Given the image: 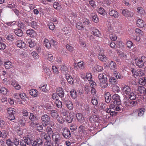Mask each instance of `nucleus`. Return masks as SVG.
Masks as SVG:
<instances>
[{"mask_svg": "<svg viewBox=\"0 0 146 146\" xmlns=\"http://www.w3.org/2000/svg\"><path fill=\"white\" fill-rule=\"evenodd\" d=\"M123 102L124 105L126 106H135L137 104V102L131 100L128 97L125 96L123 100Z\"/></svg>", "mask_w": 146, "mask_h": 146, "instance_id": "nucleus-1", "label": "nucleus"}, {"mask_svg": "<svg viewBox=\"0 0 146 146\" xmlns=\"http://www.w3.org/2000/svg\"><path fill=\"white\" fill-rule=\"evenodd\" d=\"M41 122L44 126H47L50 123V117L49 114H44L41 117Z\"/></svg>", "mask_w": 146, "mask_h": 146, "instance_id": "nucleus-2", "label": "nucleus"}, {"mask_svg": "<svg viewBox=\"0 0 146 146\" xmlns=\"http://www.w3.org/2000/svg\"><path fill=\"white\" fill-rule=\"evenodd\" d=\"M135 61L136 65L140 68H142L143 66L144 63L146 62V57L143 56L139 59H136Z\"/></svg>", "mask_w": 146, "mask_h": 146, "instance_id": "nucleus-3", "label": "nucleus"}, {"mask_svg": "<svg viewBox=\"0 0 146 146\" xmlns=\"http://www.w3.org/2000/svg\"><path fill=\"white\" fill-rule=\"evenodd\" d=\"M121 12L122 15L125 17H131L133 15V13L132 11L130 10L127 9H122Z\"/></svg>", "mask_w": 146, "mask_h": 146, "instance_id": "nucleus-4", "label": "nucleus"}, {"mask_svg": "<svg viewBox=\"0 0 146 146\" xmlns=\"http://www.w3.org/2000/svg\"><path fill=\"white\" fill-rule=\"evenodd\" d=\"M7 112L9 114L8 118L10 121L14 120L15 119L14 114L16 111V110L12 108H9L7 110Z\"/></svg>", "mask_w": 146, "mask_h": 146, "instance_id": "nucleus-5", "label": "nucleus"}, {"mask_svg": "<svg viewBox=\"0 0 146 146\" xmlns=\"http://www.w3.org/2000/svg\"><path fill=\"white\" fill-rule=\"evenodd\" d=\"M112 102L115 105H120L121 104V101L120 96L117 94H115L112 96Z\"/></svg>", "mask_w": 146, "mask_h": 146, "instance_id": "nucleus-6", "label": "nucleus"}, {"mask_svg": "<svg viewBox=\"0 0 146 146\" xmlns=\"http://www.w3.org/2000/svg\"><path fill=\"white\" fill-rule=\"evenodd\" d=\"M62 100L63 101L67 108L69 110H72L73 108V106L72 102L69 100L63 98Z\"/></svg>", "mask_w": 146, "mask_h": 146, "instance_id": "nucleus-7", "label": "nucleus"}, {"mask_svg": "<svg viewBox=\"0 0 146 146\" xmlns=\"http://www.w3.org/2000/svg\"><path fill=\"white\" fill-rule=\"evenodd\" d=\"M109 15L114 18H116L119 17V14L117 11L112 9L109 10Z\"/></svg>", "mask_w": 146, "mask_h": 146, "instance_id": "nucleus-8", "label": "nucleus"}, {"mask_svg": "<svg viewBox=\"0 0 146 146\" xmlns=\"http://www.w3.org/2000/svg\"><path fill=\"white\" fill-rule=\"evenodd\" d=\"M62 134L64 137L66 138H69L71 137V133L69 130L66 128H64L62 130Z\"/></svg>", "mask_w": 146, "mask_h": 146, "instance_id": "nucleus-9", "label": "nucleus"}, {"mask_svg": "<svg viewBox=\"0 0 146 146\" xmlns=\"http://www.w3.org/2000/svg\"><path fill=\"white\" fill-rule=\"evenodd\" d=\"M28 140V137H24L23 139L21 140L20 142V145L21 146H26L27 144L29 145Z\"/></svg>", "mask_w": 146, "mask_h": 146, "instance_id": "nucleus-10", "label": "nucleus"}, {"mask_svg": "<svg viewBox=\"0 0 146 146\" xmlns=\"http://www.w3.org/2000/svg\"><path fill=\"white\" fill-rule=\"evenodd\" d=\"M100 86L102 88H106L108 85L107 79H104L100 81Z\"/></svg>", "mask_w": 146, "mask_h": 146, "instance_id": "nucleus-11", "label": "nucleus"}, {"mask_svg": "<svg viewBox=\"0 0 146 146\" xmlns=\"http://www.w3.org/2000/svg\"><path fill=\"white\" fill-rule=\"evenodd\" d=\"M122 89L123 92L127 95H129L131 91V89L130 87L127 85H124L123 86Z\"/></svg>", "mask_w": 146, "mask_h": 146, "instance_id": "nucleus-12", "label": "nucleus"}, {"mask_svg": "<svg viewBox=\"0 0 146 146\" xmlns=\"http://www.w3.org/2000/svg\"><path fill=\"white\" fill-rule=\"evenodd\" d=\"M15 44L18 47L21 48H23L26 46L25 43L20 40H18L16 41Z\"/></svg>", "mask_w": 146, "mask_h": 146, "instance_id": "nucleus-13", "label": "nucleus"}, {"mask_svg": "<svg viewBox=\"0 0 146 146\" xmlns=\"http://www.w3.org/2000/svg\"><path fill=\"white\" fill-rule=\"evenodd\" d=\"M29 118L32 121H35L38 119L37 116L36 114L32 113H30Z\"/></svg>", "mask_w": 146, "mask_h": 146, "instance_id": "nucleus-14", "label": "nucleus"}, {"mask_svg": "<svg viewBox=\"0 0 146 146\" xmlns=\"http://www.w3.org/2000/svg\"><path fill=\"white\" fill-rule=\"evenodd\" d=\"M52 141H60L61 138L60 135L57 133H53L52 135Z\"/></svg>", "mask_w": 146, "mask_h": 146, "instance_id": "nucleus-15", "label": "nucleus"}, {"mask_svg": "<svg viewBox=\"0 0 146 146\" xmlns=\"http://www.w3.org/2000/svg\"><path fill=\"white\" fill-rule=\"evenodd\" d=\"M61 72L63 74H68V68L67 67L64 65H60V66Z\"/></svg>", "mask_w": 146, "mask_h": 146, "instance_id": "nucleus-16", "label": "nucleus"}, {"mask_svg": "<svg viewBox=\"0 0 146 146\" xmlns=\"http://www.w3.org/2000/svg\"><path fill=\"white\" fill-rule=\"evenodd\" d=\"M73 114L74 113L73 112H70L69 113L68 116H67V117H66V120L68 123H70L73 121L74 118V116L73 115Z\"/></svg>", "mask_w": 146, "mask_h": 146, "instance_id": "nucleus-17", "label": "nucleus"}, {"mask_svg": "<svg viewBox=\"0 0 146 146\" xmlns=\"http://www.w3.org/2000/svg\"><path fill=\"white\" fill-rule=\"evenodd\" d=\"M26 42L31 48H33L35 46V44L33 42L31 39L29 38L26 40Z\"/></svg>", "mask_w": 146, "mask_h": 146, "instance_id": "nucleus-18", "label": "nucleus"}, {"mask_svg": "<svg viewBox=\"0 0 146 146\" xmlns=\"http://www.w3.org/2000/svg\"><path fill=\"white\" fill-rule=\"evenodd\" d=\"M27 35L31 37L34 38L35 37L36 34L35 31L33 30H28L27 31Z\"/></svg>", "mask_w": 146, "mask_h": 146, "instance_id": "nucleus-19", "label": "nucleus"}, {"mask_svg": "<svg viewBox=\"0 0 146 146\" xmlns=\"http://www.w3.org/2000/svg\"><path fill=\"white\" fill-rule=\"evenodd\" d=\"M92 33L95 36L99 37L100 35V33L99 31L95 28H93L92 29Z\"/></svg>", "mask_w": 146, "mask_h": 146, "instance_id": "nucleus-20", "label": "nucleus"}, {"mask_svg": "<svg viewBox=\"0 0 146 146\" xmlns=\"http://www.w3.org/2000/svg\"><path fill=\"white\" fill-rule=\"evenodd\" d=\"M29 94L30 95L34 97H36L38 95V92L35 89L31 90L29 91Z\"/></svg>", "mask_w": 146, "mask_h": 146, "instance_id": "nucleus-21", "label": "nucleus"}, {"mask_svg": "<svg viewBox=\"0 0 146 146\" xmlns=\"http://www.w3.org/2000/svg\"><path fill=\"white\" fill-rule=\"evenodd\" d=\"M66 78L69 84H73V79L72 78V77L69 74H66Z\"/></svg>", "mask_w": 146, "mask_h": 146, "instance_id": "nucleus-22", "label": "nucleus"}, {"mask_svg": "<svg viewBox=\"0 0 146 146\" xmlns=\"http://www.w3.org/2000/svg\"><path fill=\"white\" fill-rule=\"evenodd\" d=\"M145 24V22L142 20L139 19L137 20V25L138 27H144Z\"/></svg>", "mask_w": 146, "mask_h": 146, "instance_id": "nucleus-23", "label": "nucleus"}, {"mask_svg": "<svg viewBox=\"0 0 146 146\" xmlns=\"http://www.w3.org/2000/svg\"><path fill=\"white\" fill-rule=\"evenodd\" d=\"M76 117L77 120L79 122H82L84 120L83 115L80 113H77L76 115Z\"/></svg>", "mask_w": 146, "mask_h": 146, "instance_id": "nucleus-24", "label": "nucleus"}, {"mask_svg": "<svg viewBox=\"0 0 146 146\" xmlns=\"http://www.w3.org/2000/svg\"><path fill=\"white\" fill-rule=\"evenodd\" d=\"M97 12L100 14L104 15H106V12L104 9L101 7H98L97 8Z\"/></svg>", "mask_w": 146, "mask_h": 146, "instance_id": "nucleus-25", "label": "nucleus"}, {"mask_svg": "<svg viewBox=\"0 0 146 146\" xmlns=\"http://www.w3.org/2000/svg\"><path fill=\"white\" fill-rule=\"evenodd\" d=\"M4 65L5 68L7 69H10L13 67L12 63L9 61H6L4 62Z\"/></svg>", "mask_w": 146, "mask_h": 146, "instance_id": "nucleus-26", "label": "nucleus"}, {"mask_svg": "<svg viewBox=\"0 0 146 146\" xmlns=\"http://www.w3.org/2000/svg\"><path fill=\"white\" fill-rule=\"evenodd\" d=\"M44 45L47 48H50L51 47V43H50V40L49 42L47 39H45L44 41Z\"/></svg>", "mask_w": 146, "mask_h": 146, "instance_id": "nucleus-27", "label": "nucleus"}, {"mask_svg": "<svg viewBox=\"0 0 146 146\" xmlns=\"http://www.w3.org/2000/svg\"><path fill=\"white\" fill-rule=\"evenodd\" d=\"M57 91V94L61 98H62L64 96V92L63 89L61 88H59L58 89Z\"/></svg>", "mask_w": 146, "mask_h": 146, "instance_id": "nucleus-28", "label": "nucleus"}, {"mask_svg": "<svg viewBox=\"0 0 146 146\" xmlns=\"http://www.w3.org/2000/svg\"><path fill=\"white\" fill-rule=\"evenodd\" d=\"M105 98L106 102H109L111 99V97L110 93L108 92L106 93L105 94Z\"/></svg>", "mask_w": 146, "mask_h": 146, "instance_id": "nucleus-29", "label": "nucleus"}, {"mask_svg": "<svg viewBox=\"0 0 146 146\" xmlns=\"http://www.w3.org/2000/svg\"><path fill=\"white\" fill-rule=\"evenodd\" d=\"M137 91H138L140 93L142 94L145 92V88L144 86H137Z\"/></svg>", "mask_w": 146, "mask_h": 146, "instance_id": "nucleus-30", "label": "nucleus"}, {"mask_svg": "<svg viewBox=\"0 0 146 146\" xmlns=\"http://www.w3.org/2000/svg\"><path fill=\"white\" fill-rule=\"evenodd\" d=\"M131 72L135 77L137 76H143L144 75L143 73H142V74H141V73L139 74L137 72L136 70L134 68H131Z\"/></svg>", "mask_w": 146, "mask_h": 146, "instance_id": "nucleus-31", "label": "nucleus"}, {"mask_svg": "<svg viewBox=\"0 0 146 146\" xmlns=\"http://www.w3.org/2000/svg\"><path fill=\"white\" fill-rule=\"evenodd\" d=\"M109 67L111 70H114L117 68L116 64L114 62L111 61L110 63Z\"/></svg>", "mask_w": 146, "mask_h": 146, "instance_id": "nucleus-32", "label": "nucleus"}, {"mask_svg": "<svg viewBox=\"0 0 146 146\" xmlns=\"http://www.w3.org/2000/svg\"><path fill=\"white\" fill-rule=\"evenodd\" d=\"M71 97L73 99L76 98L77 96L76 91L74 90H72L70 92Z\"/></svg>", "mask_w": 146, "mask_h": 146, "instance_id": "nucleus-33", "label": "nucleus"}, {"mask_svg": "<svg viewBox=\"0 0 146 146\" xmlns=\"http://www.w3.org/2000/svg\"><path fill=\"white\" fill-rule=\"evenodd\" d=\"M14 32L17 36L19 37L23 35L22 31L20 29L15 30Z\"/></svg>", "mask_w": 146, "mask_h": 146, "instance_id": "nucleus-34", "label": "nucleus"}, {"mask_svg": "<svg viewBox=\"0 0 146 146\" xmlns=\"http://www.w3.org/2000/svg\"><path fill=\"white\" fill-rule=\"evenodd\" d=\"M51 116L54 118H56L59 116V115L57 111L55 110H52L51 111Z\"/></svg>", "mask_w": 146, "mask_h": 146, "instance_id": "nucleus-35", "label": "nucleus"}, {"mask_svg": "<svg viewBox=\"0 0 146 146\" xmlns=\"http://www.w3.org/2000/svg\"><path fill=\"white\" fill-rule=\"evenodd\" d=\"M29 145H31L33 146H36L37 145L36 141L34 140L32 138L29 137Z\"/></svg>", "mask_w": 146, "mask_h": 146, "instance_id": "nucleus-36", "label": "nucleus"}, {"mask_svg": "<svg viewBox=\"0 0 146 146\" xmlns=\"http://www.w3.org/2000/svg\"><path fill=\"white\" fill-rule=\"evenodd\" d=\"M98 58L99 60L103 62L106 61L107 60V58L104 54H99L98 56Z\"/></svg>", "mask_w": 146, "mask_h": 146, "instance_id": "nucleus-37", "label": "nucleus"}, {"mask_svg": "<svg viewBox=\"0 0 146 146\" xmlns=\"http://www.w3.org/2000/svg\"><path fill=\"white\" fill-rule=\"evenodd\" d=\"M89 119L91 122L96 121L98 119V118L96 115H93L91 116Z\"/></svg>", "mask_w": 146, "mask_h": 146, "instance_id": "nucleus-38", "label": "nucleus"}, {"mask_svg": "<svg viewBox=\"0 0 146 146\" xmlns=\"http://www.w3.org/2000/svg\"><path fill=\"white\" fill-rule=\"evenodd\" d=\"M129 94V98L131 100H133L136 99V95L134 92H131Z\"/></svg>", "mask_w": 146, "mask_h": 146, "instance_id": "nucleus-39", "label": "nucleus"}, {"mask_svg": "<svg viewBox=\"0 0 146 146\" xmlns=\"http://www.w3.org/2000/svg\"><path fill=\"white\" fill-rule=\"evenodd\" d=\"M98 77L100 81L104 79H107L106 74L103 73L99 74L98 75Z\"/></svg>", "mask_w": 146, "mask_h": 146, "instance_id": "nucleus-40", "label": "nucleus"}, {"mask_svg": "<svg viewBox=\"0 0 146 146\" xmlns=\"http://www.w3.org/2000/svg\"><path fill=\"white\" fill-rule=\"evenodd\" d=\"M116 50L118 53V54L121 57L125 58H127V55L126 54L118 50Z\"/></svg>", "mask_w": 146, "mask_h": 146, "instance_id": "nucleus-41", "label": "nucleus"}, {"mask_svg": "<svg viewBox=\"0 0 146 146\" xmlns=\"http://www.w3.org/2000/svg\"><path fill=\"white\" fill-rule=\"evenodd\" d=\"M109 82L112 84H116L117 82L116 79L113 77H111L110 78Z\"/></svg>", "mask_w": 146, "mask_h": 146, "instance_id": "nucleus-42", "label": "nucleus"}, {"mask_svg": "<svg viewBox=\"0 0 146 146\" xmlns=\"http://www.w3.org/2000/svg\"><path fill=\"white\" fill-rule=\"evenodd\" d=\"M76 27L77 29L80 30H83L84 29V27L82 25L81 23L80 22H78L77 23Z\"/></svg>", "mask_w": 146, "mask_h": 146, "instance_id": "nucleus-43", "label": "nucleus"}, {"mask_svg": "<svg viewBox=\"0 0 146 146\" xmlns=\"http://www.w3.org/2000/svg\"><path fill=\"white\" fill-rule=\"evenodd\" d=\"M7 132L5 131H3L2 132L0 131V137L5 138L7 137Z\"/></svg>", "mask_w": 146, "mask_h": 146, "instance_id": "nucleus-44", "label": "nucleus"}, {"mask_svg": "<svg viewBox=\"0 0 146 146\" xmlns=\"http://www.w3.org/2000/svg\"><path fill=\"white\" fill-rule=\"evenodd\" d=\"M55 103L56 106L58 108H60L62 107V102L59 100H57L55 101Z\"/></svg>", "mask_w": 146, "mask_h": 146, "instance_id": "nucleus-45", "label": "nucleus"}, {"mask_svg": "<svg viewBox=\"0 0 146 146\" xmlns=\"http://www.w3.org/2000/svg\"><path fill=\"white\" fill-rule=\"evenodd\" d=\"M91 16L92 17V20L95 23L98 21V19L95 13H92Z\"/></svg>", "mask_w": 146, "mask_h": 146, "instance_id": "nucleus-46", "label": "nucleus"}, {"mask_svg": "<svg viewBox=\"0 0 146 146\" xmlns=\"http://www.w3.org/2000/svg\"><path fill=\"white\" fill-rule=\"evenodd\" d=\"M53 6L54 8L57 10H58L61 8V6L59 4L58 2L54 3Z\"/></svg>", "mask_w": 146, "mask_h": 146, "instance_id": "nucleus-47", "label": "nucleus"}, {"mask_svg": "<svg viewBox=\"0 0 146 146\" xmlns=\"http://www.w3.org/2000/svg\"><path fill=\"white\" fill-rule=\"evenodd\" d=\"M18 26L22 29H24L25 27V25L21 21H18Z\"/></svg>", "mask_w": 146, "mask_h": 146, "instance_id": "nucleus-48", "label": "nucleus"}, {"mask_svg": "<svg viewBox=\"0 0 146 146\" xmlns=\"http://www.w3.org/2000/svg\"><path fill=\"white\" fill-rule=\"evenodd\" d=\"M26 123V121L25 120L20 119L19 120L18 123L19 125L22 127L24 126L25 125Z\"/></svg>", "mask_w": 146, "mask_h": 146, "instance_id": "nucleus-49", "label": "nucleus"}, {"mask_svg": "<svg viewBox=\"0 0 146 146\" xmlns=\"http://www.w3.org/2000/svg\"><path fill=\"white\" fill-rule=\"evenodd\" d=\"M145 111V109L143 108L140 109L138 111V116H141L143 115Z\"/></svg>", "mask_w": 146, "mask_h": 146, "instance_id": "nucleus-50", "label": "nucleus"}, {"mask_svg": "<svg viewBox=\"0 0 146 146\" xmlns=\"http://www.w3.org/2000/svg\"><path fill=\"white\" fill-rule=\"evenodd\" d=\"M77 65L78 67L81 69H83L84 68V62L82 61H81L78 62Z\"/></svg>", "mask_w": 146, "mask_h": 146, "instance_id": "nucleus-51", "label": "nucleus"}, {"mask_svg": "<svg viewBox=\"0 0 146 146\" xmlns=\"http://www.w3.org/2000/svg\"><path fill=\"white\" fill-rule=\"evenodd\" d=\"M6 143L8 146H14L13 142L10 139L6 140Z\"/></svg>", "mask_w": 146, "mask_h": 146, "instance_id": "nucleus-52", "label": "nucleus"}, {"mask_svg": "<svg viewBox=\"0 0 146 146\" xmlns=\"http://www.w3.org/2000/svg\"><path fill=\"white\" fill-rule=\"evenodd\" d=\"M31 27L34 29H36L37 28V25L36 22L34 21H31Z\"/></svg>", "mask_w": 146, "mask_h": 146, "instance_id": "nucleus-53", "label": "nucleus"}, {"mask_svg": "<svg viewBox=\"0 0 146 146\" xmlns=\"http://www.w3.org/2000/svg\"><path fill=\"white\" fill-rule=\"evenodd\" d=\"M46 85H44L41 87H39V88L42 91L46 92L48 91V89L46 88Z\"/></svg>", "mask_w": 146, "mask_h": 146, "instance_id": "nucleus-54", "label": "nucleus"}, {"mask_svg": "<svg viewBox=\"0 0 146 146\" xmlns=\"http://www.w3.org/2000/svg\"><path fill=\"white\" fill-rule=\"evenodd\" d=\"M53 71L55 74H57L59 72V71L58 69L55 66H53L52 68Z\"/></svg>", "mask_w": 146, "mask_h": 146, "instance_id": "nucleus-55", "label": "nucleus"}, {"mask_svg": "<svg viewBox=\"0 0 146 146\" xmlns=\"http://www.w3.org/2000/svg\"><path fill=\"white\" fill-rule=\"evenodd\" d=\"M82 2L81 1H79L78 2V4L80 5V7L82 10L83 11L85 9L86 7L84 5L83 6L82 5Z\"/></svg>", "mask_w": 146, "mask_h": 146, "instance_id": "nucleus-56", "label": "nucleus"}, {"mask_svg": "<svg viewBox=\"0 0 146 146\" xmlns=\"http://www.w3.org/2000/svg\"><path fill=\"white\" fill-rule=\"evenodd\" d=\"M46 131L48 135L51 134H53V131L52 130V129L49 127H47L46 129Z\"/></svg>", "mask_w": 146, "mask_h": 146, "instance_id": "nucleus-57", "label": "nucleus"}, {"mask_svg": "<svg viewBox=\"0 0 146 146\" xmlns=\"http://www.w3.org/2000/svg\"><path fill=\"white\" fill-rule=\"evenodd\" d=\"M86 77L88 81H90L92 79L91 74L90 73H87L86 74Z\"/></svg>", "mask_w": 146, "mask_h": 146, "instance_id": "nucleus-58", "label": "nucleus"}, {"mask_svg": "<svg viewBox=\"0 0 146 146\" xmlns=\"http://www.w3.org/2000/svg\"><path fill=\"white\" fill-rule=\"evenodd\" d=\"M91 102L94 105H96L98 103L97 100L94 97L92 98Z\"/></svg>", "mask_w": 146, "mask_h": 146, "instance_id": "nucleus-59", "label": "nucleus"}, {"mask_svg": "<svg viewBox=\"0 0 146 146\" xmlns=\"http://www.w3.org/2000/svg\"><path fill=\"white\" fill-rule=\"evenodd\" d=\"M94 68L98 72L101 71L103 69V68L102 66L98 65L94 67Z\"/></svg>", "mask_w": 146, "mask_h": 146, "instance_id": "nucleus-60", "label": "nucleus"}, {"mask_svg": "<svg viewBox=\"0 0 146 146\" xmlns=\"http://www.w3.org/2000/svg\"><path fill=\"white\" fill-rule=\"evenodd\" d=\"M13 144L17 146L19 144V139L16 138H14L13 140Z\"/></svg>", "mask_w": 146, "mask_h": 146, "instance_id": "nucleus-61", "label": "nucleus"}, {"mask_svg": "<svg viewBox=\"0 0 146 146\" xmlns=\"http://www.w3.org/2000/svg\"><path fill=\"white\" fill-rule=\"evenodd\" d=\"M56 119L57 121L61 123H62L64 122V120L62 116L60 117L59 116L58 117L56 118Z\"/></svg>", "mask_w": 146, "mask_h": 146, "instance_id": "nucleus-62", "label": "nucleus"}, {"mask_svg": "<svg viewBox=\"0 0 146 146\" xmlns=\"http://www.w3.org/2000/svg\"><path fill=\"white\" fill-rule=\"evenodd\" d=\"M137 10V12L140 14H143L145 12L143 9L141 7H138Z\"/></svg>", "mask_w": 146, "mask_h": 146, "instance_id": "nucleus-63", "label": "nucleus"}, {"mask_svg": "<svg viewBox=\"0 0 146 146\" xmlns=\"http://www.w3.org/2000/svg\"><path fill=\"white\" fill-rule=\"evenodd\" d=\"M66 47L68 50L70 52H72L74 50L73 48L69 44H67Z\"/></svg>", "mask_w": 146, "mask_h": 146, "instance_id": "nucleus-64", "label": "nucleus"}]
</instances>
